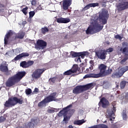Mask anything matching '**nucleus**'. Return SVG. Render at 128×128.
<instances>
[{"label":"nucleus","mask_w":128,"mask_h":128,"mask_svg":"<svg viewBox=\"0 0 128 128\" xmlns=\"http://www.w3.org/2000/svg\"><path fill=\"white\" fill-rule=\"evenodd\" d=\"M126 84V81H122L120 84V86L121 88H124Z\"/></svg>","instance_id":"473e14b6"},{"label":"nucleus","mask_w":128,"mask_h":128,"mask_svg":"<svg viewBox=\"0 0 128 128\" xmlns=\"http://www.w3.org/2000/svg\"><path fill=\"white\" fill-rule=\"evenodd\" d=\"M99 76V75H96L94 74H86L85 76H84V78H98Z\"/></svg>","instance_id":"b1692460"},{"label":"nucleus","mask_w":128,"mask_h":128,"mask_svg":"<svg viewBox=\"0 0 128 128\" xmlns=\"http://www.w3.org/2000/svg\"><path fill=\"white\" fill-rule=\"evenodd\" d=\"M23 102L22 100L20 98H10L8 100L6 101L4 106L6 108H10L16 106V104H22Z\"/></svg>","instance_id":"20e7f679"},{"label":"nucleus","mask_w":128,"mask_h":128,"mask_svg":"<svg viewBox=\"0 0 128 128\" xmlns=\"http://www.w3.org/2000/svg\"><path fill=\"white\" fill-rule=\"evenodd\" d=\"M70 108H72V105H70L68 106L66 108H64L58 113V116H64V122H68V120H70V116H66V114H68V110H70Z\"/></svg>","instance_id":"6e6552de"},{"label":"nucleus","mask_w":128,"mask_h":128,"mask_svg":"<svg viewBox=\"0 0 128 128\" xmlns=\"http://www.w3.org/2000/svg\"><path fill=\"white\" fill-rule=\"evenodd\" d=\"M78 66L77 64H74L71 69V70H72L73 74H74V72H76L78 70Z\"/></svg>","instance_id":"bb28decb"},{"label":"nucleus","mask_w":128,"mask_h":128,"mask_svg":"<svg viewBox=\"0 0 128 128\" xmlns=\"http://www.w3.org/2000/svg\"><path fill=\"white\" fill-rule=\"evenodd\" d=\"M26 76V72H18L16 75L9 78L6 82V86H12L16 82H18L20 80Z\"/></svg>","instance_id":"f03ea898"},{"label":"nucleus","mask_w":128,"mask_h":128,"mask_svg":"<svg viewBox=\"0 0 128 128\" xmlns=\"http://www.w3.org/2000/svg\"><path fill=\"white\" fill-rule=\"evenodd\" d=\"M126 60H128V58H125L124 60H122L120 63L122 64L124 62H125L126 61Z\"/></svg>","instance_id":"49530a36"},{"label":"nucleus","mask_w":128,"mask_h":128,"mask_svg":"<svg viewBox=\"0 0 128 128\" xmlns=\"http://www.w3.org/2000/svg\"><path fill=\"white\" fill-rule=\"evenodd\" d=\"M38 48L40 50H44L46 47V42L44 40H38L36 42Z\"/></svg>","instance_id":"4468645a"},{"label":"nucleus","mask_w":128,"mask_h":128,"mask_svg":"<svg viewBox=\"0 0 128 128\" xmlns=\"http://www.w3.org/2000/svg\"><path fill=\"white\" fill-rule=\"evenodd\" d=\"M44 70H46V69L44 68L36 70L32 74V78H35L36 80L40 78L42 76V73L44 72Z\"/></svg>","instance_id":"9b49d317"},{"label":"nucleus","mask_w":128,"mask_h":128,"mask_svg":"<svg viewBox=\"0 0 128 128\" xmlns=\"http://www.w3.org/2000/svg\"><path fill=\"white\" fill-rule=\"evenodd\" d=\"M124 43L122 44V45L124 46Z\"/></svg>","instance_id":"5fc2aeb1"},{"label":"nucleus","mask_w":128,"mask_h":128,"mask_svg":"<svg viewBox=\"0 0 128 128\" xmlns=\"http://www.w3.org/2000/svg\"><path fill=\"white\" fill-rule=\"evenodd\" d=\"M10 36H12V38L14 37V39L16 38H24V32H21L18 34H16L12 32V31H10L5 36L4 39V44H8V38Z\"/></svg>","instance_id":"39448f33"},{"label":"nucleus","mask_w":128,"mask_h":128,"mask_svg":"<svg viewBox=\"0 0 128 128\" xmlns=\"http://www.w3.org/2000/svg\"><path fill=\"white\" fill-rule=\"evenodd\" d=\"M32 64H34V61H29L27 62V66L28 68L30 66H32Z\"/></svg>","instance_id":"e433bc0d"},{"label":"nucleus","mask_w":128,"mask_h":128,"mask_svg":"<svg viewBox=\"0 0 128 128\" xmlns=\"http://www.w3.org/2000/svg\"><path fill=\"white\" fill-rule=\"evenodd\" d=\"M41 30H42V34H44L46 32H48V28L44 27L42 28L41 29Z\"/></svg>","instance_id":"7c9ffc66"},{"label":"nucleus","mask_w":128,"mask_h":128,"mask_svg":"<svg viewBox=\"0 0 128 128\" xmlns=\"http://www.w3.org/2000/svg\"><path fill=\"white\" fill-rule=\"evenodd\" d=\"M28 8L26 7L25 8H24L22 10V12H23V14H24L26 15L28 14Z\"/></svg>","instance_id":"72a5a7b5"},{"label":"nucleus","mask_w":128,"mask_h":128,"mask_svg":"<svg viewBox=\"0 0 128 128\" xmlns=\"http://www.w3.org/2000/svg\"><path fill=\"white\" fill-rule=\"evenodd\" d=\"M16 128H34V125L32 122H30L27 124H26L24 128L22 127H16Z\"/></svg>","instance_id":"5701e85b"},{"label":"nucleus","mask_w":128,"mask_h":128,"mask_svg":"<svg viewBox=\"0 0 128 128\" xmlns=\"http://www.w3.org/2000/svg\"><path fill=\"white\" fill-rule=\"evenodd\" d=\"M92 88V84L86 85V86H78L73 90L74 94H80L84 90H86Z\"/></svg>","instance_id":"1a4fd4ad"},{"label":"nucleus","mask_w":128,"mask_h":128,"mask_svg":"<svg viewBox=\"0 0 128 128\" xmlns=\"http://www.w3.org/2000/svg\"><path fill=\"white\" fill-rule=\"evenodd\" d=\"M56 78H51L49 80V82H56Z\"/></svg>","instance_id":"58836bf2"},{"label":"nucleus","mask_w":128,"mask_h":128,"mask_svg":"<svg viewBox=\"0 0 128 128\" xmlns=\"http://www.w3.org/2000/svg\"><path fill=\"white\" fill-rule=\"evenodd\" d=\"M115 38H117L118 40H122V37L120 35H116L115 36Z\"/></svg>","instance_id":"a19ab883"},{"label":"nucleus","mask_w":128,"mask_h":128,"mask_svg":"<svg viewBox=\"0 0 128 128\" xmlns=\"http://www.w3.org/2000/svg\"><path fill=\"white\" fill-rule=\"evenodd\" d=\"M98 6V3H92L88 4L84 8V10H88L90 8H95V6Z\"/></svg>","instance_id":"aec40b11"},{"label":"nucleus","mask_w":128,"mask_h":128,"mask_svg":"<svg viewBox=\"0 0 128 128\" xmlns=\"http://www.w3.org/2000/svg\"><path fill=\"white\" fill-rule=\"evenodd\" d=\"M106 52H114V48H110L108 49H107L106 50Z\"/></svg>","instance_id":"f704fd0d"},{"label":"nucleus","mask_w":128,"mask_h":128,"mask_svg":"<svg viewBox=\"0 0 128 128\" xmlns=\"http://www.w3.org/2000/svg\"><path fill=\"white\" fill-rule=\"evenodd\" d=\"M14 52L16 54H18L20 52V50H18V49H16L14 50L9 51L6 54V56H7V58H8V56H12L14 54Z\"/></svg>","instance_id":"6ab92c4d"},{"label":"nucleus","mask_w":128,"mask_h":128,"mask_svg":"<svg viewBox=\"0 0 128 128\" xmlns=\"http://www.w3.org/2000/svg\"><path fill=\"white\" fill-rule=\"evenodd\" d=\"M89 53L88 51L80 52H71V56L72 58H76V60H77L78 62H82L84 58L86 56H88Z\"/></svg>","instance_id":"7ed1b4c3"},{"label":"nucleus","mask_w":128,"mask_h":128,"mask_svg":"<svg viewBox=\"0 0 128 128\" xmlns=\"http://www.w3.org/2000/svg\"><path fill=\"white\" fill-rule=\"evenodd\" d=\"M20 66H22V68H28V64L26 62H21L20 64Z\"/></svg>","instance_id":"c756f323"},{"label":"nucleus","mask_w":128,"mask_h":128,"mask_svg":"<svg viewBox=\"0 0 128 128\" xmlns=\"http://www.w3.org/2000/svg\"><path fill=\"white\" fill-rule=\"evenodd\" d=\"M4 6L2 5L0 3V8H4Z\"/></svg>","instance_id":"3c124183"},{"label":"nucleus","mask_w":128,"mask_h":128,"mask_svg":"<svg viewBox=\"0 0 128 128\" xmlns=\"http://www.w3.org/2000/svg\"><path fill=\"white\" fill-rule=\"evenodd\" d=\"M87 70H88V69H87Z\"/></svg>","instance_id":"6e6d98bb"},{"label":"nucleus","mask_w":128,"mask_h":128,"mask_svg":"<svg viewBox=\"0 0 128 128\" xmlns=\"http://www.w3.org/2000/svg\"><path fill=\"white\" fill-rule=\"evenodd\" d=\"M31 4L32 6H36V0H32Z\"/></svg>","instance_id":"79ce46f5"},{"label":"nucleus","mask_w":128,"mask_h":128,"mask_svg":"<svg viewBox=\"0 0 128 128\" xmlns=\"http://www.w3.org/2000/svg\"><path fill=\"white\" fill-rule=\"evenodd\" d=\"M72 4V0H64L62 3V8L64 10H68V8Z\"/></svg>","instance_id":"2eb2a0df"},{"label":"nucleus","mask_w":128,"mask_h":128,"mask_svg":"<svg viewBox=\"0 0 128 128\" xmlns=\"http://www.w3.org/2000/svg\"><path fill=\"white\" fill-rule=\"evenodd\" d=\"M4 120H6V118H4V116H1L0 118V122H4Z\"/></svg>","instance_id":"c03bdc74"},{"label":"nucleus","mask_w":128,"mask_h":128,"mask_svg":"<svg viewBox=\"0 0 128 128\" xmlns=\"http://www.w3.org/2000/svg\"><path fill=\"white\" fill-rule=\"evenodd\" d=\"M36 12H34L32 11V12H29V15H30V18H32L34 16Z\"/></svg>","instance_id":"c9c22d12"},{"label":"nucleus","mask_w":128,"mask_h":128,"mask_svg":"<svg viewBox=\"0 0 128 128\" xmlns=\"http://www.w3.org/2000/svg\"><path fill=\"white\" fill-rule=\"evenodd\" d=\"M116 112V108L114 107L112 108L107 110V116L110 117V120L112 122L114 120V112Z\"/></svg>","instance_id":"ddd939ff"},{"label":"nucleus","mask_w":128,"mask_h":128,"mask_svg":"<svg viewBox=\"0 0 128 128\" xmlns=\"http://www.w3.org/2000/svg\"><path fill=\"white\" fill-rule=\"evenodd\" d=\"M26 24V21H23L22 24Z\"/></svg>","instance_id":"8fccbe9b"},{"label":"nucleus","mask_w":128,"mask_h":128,"mask_svg":"<svg viewBox=\"0 0 128 128\" xmlns=\"http://www.w3.org/2000/svg\"><path fill=\"white\" fill-rule=\"evenodd\" d=\"M100 106H102V108H106L110 104V102L105 98H102L100 102Z\"/></svg>","instance_id":"f3484780"},{"label":"nucleus","mask_w":128,"mask_h":128,"mask_svg":"<svg viewBox=\"0 0 128 128\" xmlns=\"http://www.w3.org/2000/svg\"><path fill=\"white\" fill-rule=\"evenodd\" d=\"M128 66H125L121 68H119L118 69V71L114 74V76L116 78H120V76H122L126 72H128Z\"/></svg>","instance_id":"9d476101"},{"label":"nucleus","mask_w":128,"mask_h":128,"mask_svg":"<svg viewBox=\"0 0 128 128\" xmlns=\"http://www.w3.org/2000/svg\"><path fill=\"white\" fill-rule=\"evenodd\" d=\"M86 120H77L74 122V124H77V126H82V124H84Z\"/></svg>","instance_id":"393cba45"},{"label":"nucleus","mask_w":128,"mask_h":128,"mask_svg":"<svg viewBox=\"0 0 128 128\" xmlns=\"http://www.w3.org/2000/svg\"><path fill=\"white\" fill-rule=\"evenodd\" d=\"M120 52H122V48H120Z\"/></svg>","instance_id":"864d4df0"},{"label":"nucleus","mask_w":128,"mask_h":128,"mask_svg":"<svg viewBox=\"0 0 128 128\" xmlns=\"http://www.w3.org/2000/svg\"><path fill=\"white\" fill-rule=\"evenodd\" d=\"M122 116L123 118V120H126V112L123 113L122 114Z\"/></svg>","instance_id":"ea45409f"},{"label":"nucleus","mask_w":128,"mask_h":128,"mask_svg":"<svg viewBox=\"0 0 128 128\" xmlns=\"http://www.w3.org/2000/svg\"><path fill=\"white\" fill-rule=\"evenodd\" d=\"M94 64L90 65V70H94Z\"/></svg>","instance_id":"de8ad7c7"},{"label":"nucleus","mask_w":128,"mask_h":128,"mask_svg":"<svg viewBox=\"0 0 128 128\" xmlns=\"http://www.w3.org/2000/svg\"><path fill=\"white\" fill-rule=\"evenodd\" d=\"M98 68L100 72V74H96V75L99 76L98 78H100V76H106V74H110L112 72V69H108L106 70L108 67L104 64H100Z\"/></svg>","instance_id":"423d86ee"},{"label":"nucleus","mask_w":128,"mask_h":128,"mask_svg":"<svg viewBox=\"0 0 128 128\" xmlns=\"http://www.w3.org/2000/svg\"><path fill=\"white\" fill-rule=\"evenodd\" d=\"M69 128H74V127L72 125H70L69 126Z\"/></svg>","instance_id":"603ef678"},{"label":"nucleus","mask_w":128,"mask_h":128,"mask_svg":"<svg viewBox=\"0 0 128 128\" xmlns=\"http://www.w3.org/2000/svg\"><path fill=\"white\" fill-rule=\"evenodd\" d=\"M0 70L1 72H8V66L6 64L4 65L2 64L0 66Z\"/></svg>","instance_id":"4be33fe9"},{"label":"nucleus","mask_w":128,"mask_h":128,"mask_svg":"<svg viewBox=\"0 0 128 128\" xmlns=\"http://www.w3.org/2000/svg\"><path fill=\"white\" fill-rule=\"evenodd\" d=\"M56 93H54L50 96L47 97L44 100L39 102L38 106L40 108H42V106H46V104L47 102H52V100H56Z\"/></svg>","instance_id":"0eeeda50"},{"label":"nucleus","mask_w":128,"mask_h":128,"mask_svg":"<svg viewBox=\"0 0 128 128\" xmlns=\"http://www.w3.org/2000/svg\"><path fill=\"white\" fill-rule=\"evenodd\" d=\"M123 96H125L126 100H128V92L123 94Z\"/></svg>","instance_id":"37998d69"},{"label":"nucleus","mask_w":128,"mask_h":128,"mask_svg":"<svg viewBox=\"0 0 128 128\" xmlns=\"http://www.w3.org/2000/svg\"><path fill=\"white\" fill-rule=\"evenodd\" d=\"M29 54L28 53H22L21 54L18 56H17L14 58V60H18L20 58H24V56H28Z\"/></svg>","instance_id":"412c9836"},{"label":"nucleus","mask_w":128,"mask_h":128,"mask_svg":"<svg viewBox=\"0 0 128 128\" xmlns=\"http://www.w3.org/2000/svg\"><path fill=\"white\" fill-rule=\"evenodd\" d=\"M96 56L100 60H104L106 56V52L105 50H100L96 52Z\"/></svg>","instance_id":"f8f14e48"},{"label":"nucleus","mask_w":128,"mask_h":128,"mask_svg":"<svg viewBox=\"0 0 128 128\" xmlns=\"http://www.w3.org/2000/svg\"><path fill=\"white\" fill-rule=\"evenodd\" d=\"M96 126L97 128H108V126L104 124H100L98 125H96Z\"/></svg>","instance_id":"cd10ccee"},{"label":"nucleus","mask_w":128,"mask_h":128,"mask_svg":"<svg viewBox=\"0 0 128 128\" xmlns=\"http://www.w3.org/2000/svg\"><path fill=\"white\" fill-rule=\"evenodd\" d=\"M118 10H124L128 8V2H122L117 6Z\"/></svg>","instance_id":"dca6fc26"},{"label":"nucleus","mask_w":128,"mask_h":128,"mask_svg":"<svg viewBox=\"0 0 128 128\" xmlns=\"http://www.w3.org/2000/svg\"><path fill=\"white\" fill-rule=\"evenodd\" d=\"M74 74L72 70H70L64 73V76H70V74Z\"/></svg>","instance_id":"c85d7f7f"},{"label":"nucleus","mask_w":128,"mask_h":128,"mask_svg":"<svg viewBox=\"0 0 128 128\" xmlns=\"http://www.w3.org/2000/svg\"><path fill=\"white\" fill-rule=\"evenodd\" d=\"M56 22L58 24H68L70 22V19L68 18H60L56 19Z\"/></svg>","instance_id":"a211bd4d"},{"label":"nucleus","mask_w":128,"mask_h":128,"mask_svg":"<svg viewBox=\"0 0 128 128\" xmlns=\"http://www.w3.org/2000/svg\"><path fill=\"white\" fill-rule=\"evenodd\" d=\"M106 18H108V14L104 12L100 14L99 20L98 16H94L90 20V24L86 30V34H93L100 32L102 30L104 26L99 24L98 20L101 22L103 24H106Z\"/></svg>","instance_id":"f257e3e1"},{"label":"nucleus","mask_w":128,"mask_h":128,"mask_svg":"<svg viewBox=\"0 0 128 128\" xmlns=\"http://www.w3.org/2000/svg\"><path fill=\"white\" fill-rule=\"evenodd\" d=\"M122 52H124V54H125L126 56H128V46L123 49Z\"/></svg>","instance_id":"2f4dec72"},{"label":"nucleus","mask_w":128,"mask_h":128,"mask_svg":"<svg viewBox=\"0 0 128 128\" xmlns=\"http://www.w3.org/2000/svg\"><path fill=\"white\" fill-rule=\"evenodd\" d=\"M26 94H32V90L27 89L26 90Z\"/></svg>","instance_id":"4c0bfd02"},{"label":"nucleus","mask_w":128,"mask_h":128,"mask_svg":"<svg viewBox=\"0 0 128 128\" xmlns=\"http://www.w3.org/2000/svg\"><path fill=\"white\" fill-rule=\"evenodd\" d=\"M90 66L94 64V61L90 60Z\"/></svg>","instance_id":"09e8293b"},{"label":"nucleus","mask_w":128,"mask_h":128,"mask_svg":"<svg viewBox=\"0 0 128 128\" xmlns=\"http://www.w3.org/2000/svg\"><path fill=\"white\" fill-rule=\"evenodd\" d=\"M58 110L54 108H49L48 110V112L49 114H52L54 112H56Z\"/></svg>","instance_id":"a878e982"},{"label":"nucleus","mask_w":128,"mask_h":128,"mask_svg":"<svg viewBox=\"0 0 128 128\" xmlns=\"http://www.w3.org/2000/svg\"><path fill=\"white\" fill-rule=\"evenodd\" d=\"M38 88H35L33 92V94H38Z\"/></svg>","instance_id":"a18cd8bd"}]
</instances>
